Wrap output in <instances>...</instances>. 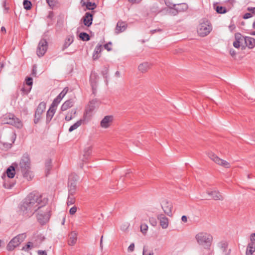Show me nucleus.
Masks as SVG:
<instances>
[{"mask_svg": "<svg viewBox=\"0 0 255 255\" xmlns=\"http://www.w3.org/2000/svg\"><path fill=\"white\" fill-rule=\"evenodd\" d=\"M42 196L33 192L29 193L19 206L20 213L25 217H30L43 207Z\"/></svg>", "mask_w": 255, "mask_h": 255, "instance_id": "obj_1", "label": "nucleus"}, {"mask_svg": "<svg viewBox=\"0 0 255 255\" xmlns=\"http://www.w3.org/2000/svg\"><path fill=\"white\" fill-rule=\"evenodd\" d=\"M30 159L27 153L23 154L19 163V166L24 178L30 180L33 175L30 171Z\"/></svg>", "mask_w": 255, "mask_h": 255, "instance_id": "obj_2", "label": "nucleus"}, {"mask_svg": "<svg viewBox=\"0 0 255 255\" xmlns=\"http://www.w3.org/2000/svg\"><path fill=\"white\" fill-rule=\"evenodd\" d=\"M195 238L198 244L204 247L205 248H208L210 247L213 240V237L210 234L203 232L197 234Z\"/></svg>", "mask_w": 255, "mask_h": 255, "instance_id": "obj_3", "label": "nucleus"}, {"mask_svg": "<svg viewBox=\"0 0 255 255\" xmlns=\"http://www.w3.org/2000/svg\"><path fill=\"white\" fill-rule=\"evenodd\" d=\"M26 238V233L19 234L13 238L8 243L6 250L8 251H12L18 247Z\"/></svg>", "mask_w": 255, "mask_h": 255, "instance_id": "obj_4", "label": "nucleus"}, {"mask_svg": "<svg viewBox=\"0 0 255 255\" xmlns=\"http://www.w3.org/2000/svg\"><path fill=\"white\" fill-rule=\"evenodd\" d=\"M212 29V27L210 22L207 20L204 19L199 25L197 32L200 36L204 37L210 32Z\"/></svg>", "mask_w": 255, "mask_h": 255, "instance_id": "obj_5", "label": "nucleus"}, {"mask_svg": "<svg viewBox=\"0 0 255 255\" xmlns=\"http://www.w3.org/2000/svg\"><path fill=\"white\" fill-rule=\"evenodd\" d=\"M78 176L75 174H71L68 178V189L70 195H74L77 189Z\"/></svg>", "mask_w": 255, "mask_h": 255, "instance_id": "obj_6", "label": "nucleus"}, {"mask_svg": "<svg viewBox=\"0 0 255 255\" xmlns=\"http://www.w3.org/2000/svg\"><path fill=\"white\" fill-rule=\"evenodd\" d=\"M2 122L3 124L11 125L18 128L22 126L21 122L13 114L6 115L2 119Z\"/></svg>", "mask_w": 255, "mask_h": 255, "instance_id": "obj_7", "label": "nucleus"}, {"mask_svg": "<svg viewBox=\"0 0 255 255\" xmlns=\"http://www.w3.org/2000/svg\"><path fill=\"white\" fill-rule=\"evenodd\" d=\"M101 102L99 100L97 99H94L89 102V109L86 110V112L84 113L85 120L90 116L91 117L90 113L93 111L96 108L98 107Z\"/></svg>", "mask_w": 255, "mask_h": 255, "instance_id": "obj_8", "label": "nucleus"}, {"mask_svg": "<svg viewBox=\"0 0 255 255\" xmlns=\"http://www.w3.org/2000/svg\"><path fill=\"white\" fill-rule=\"evenodd\" d=\"M48 42L46 39H42L39 42L36 52L38 57H40L44 55L47 50Z\"/></svg>", "mask_w": 255, "mask_h": 255, "instance_id": "obj_9", "label": "nucleus"}, {"mask_svg": "<svg viewBox=\"0 0 255 255\" xmlns=\"http://www.w3.org/2000/svg\"><path fill=\"white\" fill-rule=\"evenodd\" d=\"M46 108V103L44 102H40L38 105L34 114V122L35 124H37L40 118L41 115L45 111Z\"/></svg>", "mask_w": 255, "mask_h": 255, "instance_id": "obj_10", "label": "nucleus"}, {"mask_svg": "<svg viewBox=\"0 0 255 255\" xmlns=\"http://www.w3.org/2000/svg\"><path fill=\"white\" fill-rule=\"evenodd\" d=\"M49 210L45 212H39L37 215V219L38 222L42 225L45 224L49 220L50 215L48 214Z\"/></svg>", "mask_w": 255, "mask_h": 255, "instance_id": "obj_11", "label": "nucleus"}, {"mask_svg": "<svg viewBox=\"0 0 255 255\" xmlns=\"http://www.w3.org/2000/svg\"><path fill=\"white\" fill-rule=\"evenodd\" d=\"M161 206L164 213L169 217H171L172 205V204L167 200H164L161 203Z\"/></svg>", "mask_w": 255, "mask_h": 255, "instance_id": "obj_12", "label": "nucleus"}, {"mask_svg": "<svg viewBox=\"0 0 255 255\" xmlns=\"http://www.w3.org/2000/svg\"><path fill=\"white\" fill-rule=\"evenodd\" d=\"M17 166V163L14 162L6 169L5 173L8 178L12 179L14 177L15 175V168Z\"/></svg>", "mask_w": 255, "mask_h": 255, "instance_id": "obj_13", "label": "nucleus"}, {"mask_svg": "<svg viewBox=\"0 0 255 255\" xmlns=\"http://www.w3.org/2000/svg\"><path fill=\"white\" fill-rule=\"evenodd\" d=\"M157 218L160 222V225L162 229H165L168 228L169 220L163 214H159L157 216Z\"/></svg>", "mask_w": 255, "mask_h": 255, "instance_id": "obj_14", "label": "nucleus"}, {"mask_svg": "<svg viewBox=\"0 0 255 255\" xmlns=\"http://www.w3.org/2000/svg\"><path fill=\"white\" fill-rule=\"evenodd\" d=\"M83 20L84 24L87 27H90L93 23V14L90 12H86Z\"/></svg>", "mask_w": 255, "mask_h": 255, "instance_id": "obj_15", "label": "nucleus"}, {"mask_svg": "<svg viewBox=\"0 0 255 255\" xmlns=\"http://www.w3.org/2000/svg\"><path fill=\"white\" fill-rule=\"evenodd\" d=\"M113 120V117L112 116H106L101 121L100 125L103 128H107L110 126V123Z\"/></svg>", "mask_w": 255, "mask_h": 255, "instance_id": "obj_16", "label": "nucleus"}, {"mask_svg": "<svg viewBox=\"0 0 255 255\" xmlns=\"http://www.w3.org/2000/svg\"><path fill=\"white\" fill-rule=\"evenodd\" d=\"M128 27V24L126 22L119 21L117 22L116 31L117 33H121L126 30Z\"/></svg>", "mask_w": 255, "mask_h": 255, "instance_id": "obj_17", "label": "nucleus"}, {"mask_svg": "<svg viewBox=\"0 0 255 255\" xmlns=\"http://www.w3.org/2000/svg\"><path fill=\"white\" fill-rule=\"evenodd\" d=\"M244 38L245 43L246 46L250 49H253L255 46V39L252 37L245 36Z\"/></svg>", "mask_w": 255, "mask_h": 255, "instance_id": "obj_18", "label": "nucleus"}, {"mask_svg": "<svg viewBox=\"0 0 255 255\" xmlns=\"http://www.w3.org/2000/svg\"><path fill=\"white\" fill-rule=\"evenodd\" d=\"M207 193L208 195L211 196L212 199L215 200H223L224 199L220 192L218 190L207 191Z\"/></svg>", "mask_w": 255, "mask_h": 255, "instance_id": "obj_19", "label": "nucleus"}, {"mask_svg": "<svg viewBox=\"0 0 255 255\" xmlns=\"http://www.w3.org/2000/svg\"><path fill=\"white\" fill-rule=\"evenodd\" d=\"M89 120H90V116L88 117V118H87L85 120L84 119V116L83 119H80V120H79L77 122H76L75 124H74L73 125L70 126V127L68 129L69 132H71L73 131V130H74L75 129H77L79 127H80L82 123L83 122H84L85 121H87V122H88Z\"/></svg>", "mask_w": 255, "mask_h": 255, "instance_id": "obj_20", "label": "nucleus"}, {"mask_svg": "<svg viewBox=\"0 0 255 255\" xmlns=\"http://www.w3.org/2000/svg\"><path fill=\"white\" fill-rule=\"evenodd\" d=\"M243 36L239 32H237L235 34V40L233 42V46L235 48H239L241 45V40L242 39Z\"/></svg>", "mask_w": 255, "mask_h": 255, "instance_id": "obj_21", "label": "nucleus"}, {"mask_svg": "<svg viewBox=\"0 0 255 255\" xmlns=\"http://www.w3.org/2000/svg\"><path fill=\"white\" fill-rule=\"evenodd\" d=\"M74 41V36L73 35H68L66 37L65 42L63 45L62 50H64L66 48H67Z\"/></svg>", "mask_w": 255, "mask_h": 255, "instance_id": "obj_22", "label": "nucleus"}, {"mask_svg": "<svg viewBox=\"0 0 255 255\" xmlns=\"http://www.w3.org/2000/svg\"><path fill=\"white\" fill-rule=\"evenodd\" d=\"M97 77H98V75L95 72H92L91 76H90V84H91L92 89H93L94 90H95L96 88L97 87L96 79H97Z\"/></svg>", "mask_w": 255, "mask_h": 255, "instance_id": "obj_23", "label": "nucleus"}, {"mask_svg": "<svg viewBox=\"0 0 255 255\" xmlns=\"http://www.w3.org/2000/svg\"><path fill=\"white\" fill-rule=\"evenodd\" d=\"M82 6H85L86 9L93 10L97 7V4L95 2L91 1H83L82 0L81 1Z\"/></svg>", "mask_w": 255, "mask_h": 255, "instance_id": "obj_24", "label": "nucleus"}, {"mask_svg": "<svg viewBox=\"0 0 255 255\" xmlns=\"http://www.w3.org/2000/svg\"><path fill=\"white\" fill-rule=\"evenodd\" d=\"M3 176H4V175H3L2 176V178L3 179H4ZM3 180H4V181L3 182L2 186L5 189H11L14 187V185L15 184V182H12V181H10V180L9 179H8L7 180H6V179H3Z\"/></svg>", "mask_w": 255, "mask_h": 255, "instance_id": "obj_25", "label": "nucleus"}, {"mask_svg": "<svg viewBox=\"0 0 255 255\" xmlns=\"http://www.w3.org/2000/svg\"><path fill=\"white\" fill-rule=\"evenodd\" d=\"M56 112V109L49 108L46 113V123L48 124L52 119Z\"/></svg>", "mask_w": 255, "mask_h": 255, "instance_id": "obj_26", "label": "nucleus"}, {"mask_svg": "<svg viewBox=\"0 0 255 255\" xmlns=\"http://www.w3.org/2000/svg\"><path fill=\"white\" fill-rule=\"evenodd\" d=\"M150 67L151 64L147 62H145L139 64L138 69L141 72L144 73Z\"/></svg>", "mask_w": 255, "mask_h": 255, "instance_id": "obj_27", "label": "nucleus"}, {"mask_svg": "<svg viewBox=\"0 0 255 255\" xmlns=\"http://www.w3.org/2000/svg\"><path fill=\"white\" fill-rule=\"evenodd\" d=\"M77 234L75 232L71 233L69 236L68 243L69 246H74L77 242Z\"/></svg>", "mask_w": 255, "mask_h": 255, "instance_id": "obj_28", "label": "nucleus"}, {"mask_svg": "<svg viewBox=\"0 0 255 255\" xmlns=\"http://www.w3.org/2000/svg\"><path fill=\"white\" fill-rule=\"evenodd\" d=\"M101 51L102 45L100 44H98V45L95 47V48L93 54V60H95L96 59H98L100 57L99 54L101 52Z\"/></svg>", "mask_w": 255, "mask_h": 255, "instance_id": "obj_29", "label": "nucleus"}, {"mask_svg": "<svg viewBox=\"0 0 255 255\" xmlns=\"http://www.w3.org/2000/svg\"><path fill=\"white\" fill-rule=\"evenodd\" d=\"M73 106V102L71 100H68L66 101L61 106V110L65 111L68 109L71 108Z\"/></svg>", "mask_w": 255, "mask_h": 255, "instance_id": "obj_30", "label": "nucleus"}, {"mask_svg": "<svg viewBox=\"0 0 255 255\" xmlns=\"http://www.w3.org/2000/svg\"><path fill=\"white\" fill-rule=\"evenodd\" d=\"M208 156L213 161L219 165L220 164L221 162L222 161V159L218 157L213 152L209 153Z\"/></svg>", "mask_w": 255, "mask_h": 255, "instance_id": "obj_31", "label": "nucleus"}, {"mask_svg": "<svg viewBox=\"0 0 255 255\" xmlns=\"http://www.w3.org/2000/svg\"><path fill=\"white\" fill-rule=\"evenodd\" d=\"M25 80L26 84L27 86H30L29 89L27 90L25 93L26 94H28L31 90V87L33 85V79L31 77H26Z\"/></svg>", "mask_w": 255, "mask_h": 255, "instance_id": "obj_32", "label": "nucleus"}, {"mask_svg": "<svg viewBox=\"0 0 255 255\" xmlns=\"http://www.w3.org/2000/svg\"><path fill=\"white\" fill-rule=\"evenodd\" d=\"M255 252V246L254 243L251 241V243H249L248 245L246 253H249L250 254H253Z\"/></svg>", "mask_w": 255, "mask_h": 255, "instance_id": "obj_33", "label": "nucleus"}, {"mask_svg": "<svg viewBox=\"0 0 255 255\" xmlns=\"http://www.w3.org/2000/svg\"><path fill=\"white\" fill-rule=\"evenodd\" d=\"M79 38L83 41H88L90 39V36L86 32H81L79 35Z\"/></svg>", "mask_w": 255, "mask_h": 255, "instance_id": "obj_34", "label": "nucleus"}, {"mask_svg": "<svg viewBox=\"0 0 255 255\" xmlns=\"http://www.w3.org/2000/svg\"><path fill=\"white\" fill-rule=\"evenodd\" d=\"M214 9L218 13L224 14L227 12V8L223 6L217 5L214 6Z\"/></svg>", "mask_w": 255, "mask_h": 255, "instance_id": "obj_35", "label": "nucleus"}, {"mask_svg": "<svg viewBox=\"0 0 255 255\" xmlns=\"http://www.w3.org/2000/svg\"><path fill=\"white\" fill-rule=\"evenodd\" d=\"M176 5H178L176 8H177V10H178L179 12L185 11L188 8L187 4L185 3L176 4Z\"/></svg>", "mask_w": 255, "mask_h": 255, "instance_id": "obj_36", "label": "nucleus"}, {"mask_svg": "<svg viewBox=\"0 0 255 255\" xmlns=\"http://www.w3.org/2000/svg\"><path fill=\"white\" fill-rule=\"evenodd\" d=\"M92 153V148L91 147H88L84 149V161L88 159V157L91 155Z\"/></svg>", "mask_w": 255, "mask_h": 255, "instance_id": "obj_37", "label": "nucleus"}, {"mask_svg": "<svg viewBox=\"0 0 255 255\" xmlns=\"http://www.w3.org/2000/svg\"><path fill=\"white\" fill-rule=\"evenodd\" d=\"M23 5L24 8L27 10H30L32 7V3L29 0H23Z\"/></svg>", "mask_w": 255, "mask_h": 255, "instance_id": "obj_38", "label": "nucleus"}, {"mask_svg": "<svg viewBox=\"0 0 255 255\" xmlns=\"http://www.w3.org/2000/svg\"><path fill=\"white\" fill-rule=\"evenodd\" d=\"M74 195H70L68 193V197L67 198V204L68 206L73 205L75 203V198L74 197Z\"/></svg>", "mask_w": 255, "mask_h": 255, "instance_id": "obj_39", "label": "nucleus"}, {"mask_svg": "<svg viewBox=\"0 0 255 255\" xmlns=\"http://www.w3.org/2000/svg\"><path fill=\"white\" fill-rule=\"evenodd\" d=\"M33 247V244L32 242H28L24 247L21 249L22 251H24L25 252H28Z\"/></svg>", "mask_w": 255, "mask_h": 255, "instance_id": "obj_40", "label": "nucleus"}, {"mask_svg": "<svg viewBox=\"0 0 255 255\" xmlns=\"http://www.w3.org/2000/svg\"><path fill=\"white\" fill-rule=\"evenodd\" d=\"M61 100L59 99L58 97H56L52 102L50 107L52 108L55 109V107H57L58 104L61 102Z\"/></svg>", "mask_w": 255, "mask_h": 255, "instance_id": "obj_41", "label": "nucleus"}, {"mask_svg": "<svg viewBox=\"0 0 255 255\" xmlns=\"http://www.w3.org/2000/svg\"><path fill=\"white\" fill-rule=\"evenodd\" d=\"M68 91V87H65L63 89V90L59 94V95L57 96L59 99H62L65 96Z\"/></svg>", "mask_w": 255, "mask_h": 255, "instance_id": "obj_42", "label": "nucleus"}, {"mask_svg": "<svg viewBox=\"0 0 255 255\" xmlns=\"http://www.w3.org/2000/svg\"><path fill=\"white\" fill-rule=\"evenodd\" d=\"M102 74L103 75L104 78L105 79V82L107 84L108 83V69L105 67L103 70L102 71Z\"/></svg>", "mask_w": 255, "mask_h": 255, "instance_id": "obj_43", "label": "nucleus"}, {"mask_svg": "<svg viewBox=\"0 0 255 255\" xmlns=\"http://www.w3.org/2000/svg\"><path fill=\"white\" fill-rule=\"evenodd\" d=\"M166 5L169 8H172L176 7V4L173 3L171 0H164Z\"/></svg>", "mask_w": 255, "mask_h": 255, "instance_id": "obj_44", "label": "nucleus"}, {"mask_svg": "<svg viewBox=\"0 0 255 255\" xmlns=\"http://www.w3.org/2000/svg\"><path fill=\"white\" fill-rule=\"evenodd\" d=\"M147 230L148 226L146 224H143L140 225V230L143 234L146 233Z\"/></svg>", "mask_w": 255, "mask_h": 255, "instance_id": "obj_45", "label": "nucleus"}, {"mask_svg": "<svg viewBox=\"0 0 255 255\" xmlns=\"http://www.w3.org/2000/svg\"><path fill=\"white\" fill-rule=\"evenodd\" d=\"M220 247L225 252L228 247V244L225 241H222L220 243Z\"/></svg>", "mask_w": 255, "mask_h": 255, "instance_id": "obj_46", "label": "nucleus"}, {"mask_svg": "<svg viewBox=\"0 0 255 255\" xmlns=\"http://www.w3.org/2000/svg\"><path fill=\"white\" fill-rule=\"evenodd\" d=\"M48 5L51 7H53L56 3V0H46Z\"/></svg>", "mask_w": 255, "mask_h": 255, "instance_id": "obj_47", "label": "nucleus"}, {"mask_svg": "<svg viewBox=\"0 0 255 255\" xmlns=\"http://www.w3.org/2000/svg\"><path fill=\"white\" fill-rule=\"evenodd\" d=\"M169 12L171 13L173 15H176L179 12L177 10V8L176 7L172 8H170Z\"/></svg>", "mask_w": 255, "mask_h": 255, "instance_id": "obj_48", "label": "nucleus"}, {"mask_svg": "<svg viewBox=\"0 0 255 255\" xmlns=\"http://www.w3.org/2000/svg\"><path fill=\"white\" fill-rule=\"evenodd\" d=\"M149 222H150V224L152 226L154 227V226H156L157 221L155 218H154V217L149 218Z\"/></svg>", "mask_w": 255, "mask_h": 255, "instance_id": "obj_49", "label": "nucleus"}, {"mask_svg": "<svg viewBox=\"0 0 255 255\" xmlns=\"http://www.w3.org/2000/svg\"><path fill=\"white\" fill-rule=\"evenodd\" d=\"M221 165L226 167V168H229L230 167V163L227 162L226 160H224L222 159V162H221L220 164Z\"/></svg>", "mask_w": 255, "mask_h": 255, "instance_id": "obj_50", "label": "nucleus"}, {"mask_svg": "<svg viewBox=\"0 0 255 255\" xmlns=\"http://www.w3.org/2000/svg\"><path fill=\"white\" fill-rule=\"evenodd\" d=\"M112 44V42L110 41L108 43L104 45V48L107 50L108 51H110L112 50V48L109 46V45H111Z\"/></svg>", "mask_w": 255, "mask_h": 255, "instance_id": "obj_51", "label": "nucleus"}, {"mask_svg": "<svg viewBox=\"0 0 255 255\" xmlns=\"http://www.w3.org/2000/svg\"><path fill=\"white\" fill-rule=\"evenodd\" d=\"M77 207L74 206L73 207H72V208H71L69 210V213L70 215H74L77 211Z\"/></svg>", "mask_w": 255, "mask_h": 255, "instance_id": "obj_52", "label": "nucleus"}, {"mask_svg": "<svg viewBox=\"0 0 255 255\" xmlns=\"http://www.w3.org/2000/svg\"><path fill=\"white\" fill-rule=\"evenodd\" d=\"M147 250L146 249V247L144 246L143 248V251H142V255H153V253L152 251L148 253H146Z\"/></svg>", "mask_w": 255, "mask_h": 255, "instance_id": "obj_53", "label": "nucleus"}, {"mask_svg": "<svg viewBox=\"0 0 255 255\" xmlns=\"http://www.w3.org/2000/svg\"><path fill=\"white\" fill-rule=\"evenodd\" d=\"M252 16L253 15L251 13L247 12L243 16V18L245 19H247L252 17Z\"/></svg>", "mask_w": 255, "mask_h": 255, "instance_id": "obj_54", "label": "nucleus"}, {"mask_svg": "<svg viewBox=\"0 0 255 255\" xmlns=\"http://www.w3.org/2000/svg\"><path fill=\"white\" fill-rule=\"evenodd\" d=\"M36 66L34 65H33V67H32V72H31V74L34 77H36Z\"/></svg>", "mask_w": 255, "mask_h": 255, "instance_id": "obj_55", "label": "nucleus"}, {"mask_svg": "<svg viewBox=\"0 0 255 255\" xmlns=\"http://www.w3.org/2000/svg\"><path fill=\"white\" fill-rule=\"evenodd\" d=\"M134 243H131L128 247V251L131 252L134 251Z\"/></svg>", "mask_w": 255, "mask_h": 255, "instance_id": "obj_56", "label": "nucleus"}, {"mask_svg": "<svg viewBox=\"0 0 255 255\" xmlns=\"http://www.w3.org/2000/svg\"><path fill=\"white\" fill-rule=\"evenodd\" d=\"M37 254L38 255H47V252L45 250H38Z\"/></svg>", "mask_w": 255, "mask_h": 255, "instance_id": "obj_57", "label": "nucleus"}, {"mask_svg": "<svg viewBox=\"0 0 255 255\" xmlns=\"http://www.w3.org/2000/svg\"><path fill=\"white\" fill-rule=\"evenodd\" d=\"M65 120L67 121H70L73 119L72 115H70V113H68V114L65 116Z\"/></svg>", "mask_w": 255, "mask_h": 255, "instance_id": "obj_58", "label": "nucleus"}, {"mask_svg": "<svg viewBox=\"0 0 255 255\" xmlns=\"http://www.w3.org/2000/svg\"><path fill=\"white\" fill-rule=\"evenodd\" d=\"M230 54H231V55L233 57L234 56H235L236 55V52L235 51V50L233 49H231L230 50Z\"/></svg>", "mask_w": 255, "mask_h": 255, "instance_id": "obj_59", "label": "nucleus"}, {"mask_svg": "<svg viewBox=\"0 0 255 255\" xmlns=\"http://www.w3.org/2000/svg\"><path fill=\"white\" fill-rule=\"evenodd\" d=\"M250 240L251 241L253 242H255V233H253L251 235Z\"/></svg>", "mask_w": 255, "mask_h": 255, "instance_id": "obj_60", "label": "nucleus"}, {"mask_svg": "<svg viewBox=\"0 0 255 255\" xmlns=\"http://www.w3.org/2000/svg\"><path fill=\"white\" fill-rule=\"evenodd\" d=\"M235 28L236 26L235 24H231L229 26V28L231 30V31H232Z\"/></svg>", "mask_w": 255, "mask_h": 255, "instance_id": "obj_61", "label": "nucleus"}, {"mask_svg": "<svg viewBox=\"0 0 255 255\" xmlns=\"http://www.w3.org/2000/svg\"><path fill=\"white\" fill-rule=\"evenodd\" d=\"M181 220L184 222H186L187 221V216L185 215H183L181 217Z\"/></svg>", "mask_w": 255, "mask_h": 255, "instance_id": "obj_62", "label": "nucleus"}, {"mask_svg": "<svg viewBox=\"0 0 255 255\" xmlns=\"http://www.w3.org/2000/svg\"><path fill=\"white\" fill-rule=\"evenodd\" d=\"M248 10L250 11H251V13L252 14V11L255 10V7H248Z\"/></svg>", "mask_w": 255, "mask_h": 255, "instance_id": "obj_63", "label": "nucleus"}, {"mask_svg": "<svg viewBox=\"0 0 255 255\" xmlns=\"http://www.w3.org/2000/svg\"><path fill=\"white\" fill-rule=\"evenodd\" d=\"M69 113H70V115H75L76 113V111L75 109H72L71 110V111L70 112H69Z\"/></svg>", "mask_w": 255, "mask_h": 255, "instance_id": "obj_64", "label": "nucleus"}]
</instances>
